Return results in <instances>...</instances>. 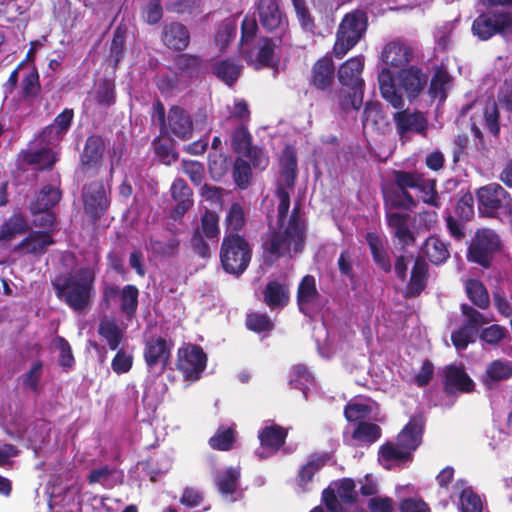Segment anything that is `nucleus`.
<instances>
[{
    "label": "nucleus",
    "mask_w": 512,
    "mask_h": 512,
    "mask_svg": "<svg viewBox=\"0 0 512 512\" xmlns=\"http://www.w3.org/2000/svg\"><path fill=\"white\" fill-rule=\"evenodd\" d=\"M98 334L105 339L111 350H117L124 338L122 329L114 319L101 320L98 325Z\"/></svg>",
    "instance_id": "44"
},
{
    "label": "nucleus",
    "mask_w": 512,
    "mask_h": 512,
    "mask_svg": "<svg viewBox=\"0 0 512 512\" xmlns=\"http://www.w3.org/2000/svg\"><path fill=\"white\" fill-rule=\"evenodd\" d=\"M385 207L390 209H403L412 211L416 207L417 201L410 192L401 190H390L384 194Z\"/></svg>",
    "instance_id": "45"
},
{
    "label": "nucleus",
    "mask_w": 512,
    "mask_h": 512,
    "mask_svg": "<svg viewBox=\"0 0 512 512\" xmlns=\"http://www.w3.org/2000/svg\"><path fill=\"white\" fill-rule=\"evenodd\" d=\"M282 42V37L277 39L264 37L261 39V45L258 49L255 61L256 69L272 68L278 64V60L274 61L275 48Z\"/></svg>",
    "instance_id": "40"
},
{
    "label": "nucleus",
    "mask_w": 512,
    "mask_h": 512,
    "mask_svg": "<svg viewBox=\"0 0 512 512\" xmlns=\"http://www.w3.org/2000/svg\"><path fill=\"white\" fill-rule=\"evenodd\" d=\"M235 443V430L231 427H219L215 434L209 439L212 449L218 451H229Z\"/></svg>",
    "instance_id": "55"
},
{
    "label": "nucleus",
    "mask_w": 512,
    "mask_h": 512,
    "mask_svg": "<svg viewBox=\"0 0 512 512\" xmlns=\"http://www.w3.org/2000/svg\"><path fill=\"white\" fill-rule=\"evenodd\" d=\"M474 388V381L462 367L456 365H447L445 367L443 391L446 395L450 396L456 392L470 393Z\"/></svg>",
    "instance_id": "21"
},
{
    "label": "nucleus",
    "mask_w": 512,
    "mask_h": 512,
    "mask_svg": "<svg viewBox=\"0 0 512 512\" xmlns=\"http://www.w3.org/2000/svg\"><path fill=\"white\" fill-rule=\"evenodd\" d=\"M502 249V241L498 233L491 228H479L475 231L467 249L468 262L475 263L484 269L492 266L494 256Z\"/></svg>",
    "instance_id": "7"
},
{
    "label": "nucleus",
    "mask_w": 512,
    "mask_h": 512,
    "mask_svg": "<svg viewBox=\"0 0 512 512\" xmlns=\"http://www.w3.org/2000/svg\"><path fill=\"white\" fill-rule=\"evenodd\" d=\"M478 337L483 343L492 347H497L503 340L510 338L508 329L499 324L482 328Z\"/></svg>",
    "instance_id": "56"
},
{
    "label": "nucleus",
    "mask_w": 512,
    "mask_h": 512,
    "mask_svg": "<svg viewBox=\"0 0 512 512\" xmlns=\"http://www.w3.org/2000/svg\"><path fill=\"white\" fill-rule=\"evenodd\" d=\"M139 290L135 285H125L120 293V309L127 317H133L138 309Z\"/></svg>",
    "instance_id": "50"
},
{
    "label": "nucleus",
    "mask_w": 512,
    "mask_h": 512,
    "mask_svg": "<svg viewBox=\"0 0 512 512\" xmlns=\"http://www.w3.org/2000/svg\"><path fill=\"white\" fill-rule=\"evenodd\" d=\"M411 216L404 212L386 211L387 226L393 231V236L399 240L403 247L415 244L416 238L409 227Z\"/></svg>",
    "instance_id": "25"
},
{
    "label": "nucleus",
    "mask_w": 512,
    "mask_h": 512,
    "mask_svg": "<svg viewBox=\"0 0 512 512\" xmlns=\"http://www.w3.org/2000/svg\"><path fill=\"white\" fill-rule=\"evenodd\" d=\"M246 222L244 206L239 202H233L224 219L225 235H240L239 232L245 228Z\"/></svg>",
    "instance_id": "38"
},
{
    "label": "nucleus",
    "mask_w": 512,
    "mask_h": 512,
    "mask_svg": "<svg viewBox=\"0 0 512 512\" xmlns=\"http://www.w3.org/2000/svg\"><path fill=\"white\" fill-rule=\"evenodd\" d=\"M328 459L327 454H312L298 472L299 485L304 486L311 482L315 473L326 465Z\"/></svg>",
    "instance_id": "46"
},
{
    "label": "nucleus",
    "mask_w": 512,
    "mask_h": 512,
    "mask_svg": "<svg viewBox=\"0 0 512 512\" xmlns=\"http://www.w3.org/2000/svg\"><path fill=\"white\" fill-rule=\"evenodd\" d=\"M421 250L428 260L434 265L443 264L450 257L448 244L438 236L428 237L421 247Z\"/></svg>",
    "instance_id": "36"
},
{
    "label": "nucleus",
    "mask_w": 512,
    "mask_h": 512,
    "mask_svg": "<svg viewBox=\"0 0 512 512\" xmlns=\"http://www.w3.org/2000/svg\"><path fill=\"white\" fill-rule=\"evenodd\" d=\"M43 374V362L35 361L30 369L22 376L23 387L39 394L41 392L40 380Z\"/></svg>",
    "instance_id": "64"
},
{
    "label": "nucleus",
    "mask_w": 512,
    "mask_h": 512,
    "mask_svg": "<svg viewBox=\"0 0 512 512\" xmlns=\"http://www.w3.org/2000/svg\"><path fill=\"white\" fill-rule=\"evenodd\" d=\"M392 176L397 189L409 192V189H417L423 179V174L417 171L393 170Z\"/></svg>",
    "instance_id": "49"
},
{
    "label": "nucleus",
    "mask_w": 512,
    "mask_h": 512,
    "mask_svg": "<svg viewBox=\"0 0 512 512\" xmlns=\"http://www.w3.org/2000/svg\"><path fill=\"white\" fill-rule=\"evenodd\" d=\"M81 198L84 213L89 217L90 222L96 225L110 206L103 180L97 179L84 184L81 189Z\"/></svg>",
    "instance_id": "9"
},
{
    "label": "nucleus",
    "mask_w": 512,
    "mask_h": 512,
    "mask_svg": "<svg viewBox=\"0 0 512 512\" xmlns=\"http://www.w3.org/2000/svg\"><path fill=\"white\" fill-rule=\"evenodd\" d=\"M368 27V15L365 11L356 9L347 13L336 33L332 54L342 59L364 36Z\"/></svg>",
    "instance_id": "6"
},
{
    "label": "nucleus",
    "mask_w": 512,
    "mask_h": 512,
    "mask_svg": "<svg viewBox=\"0 0 512 512\" xmlns=\"http://www.w3.org/2000/svg\"><path fill=\"white\" fill-rule=\"evenodd\" d=\"M62 190L51 184L44 185L29 203V211L32 216H36L39 212L53 210V208L61 201Z\"/></svg>",
    "instance_id": "29"
},
{
    "label": "nucleus",
    "mask_w": 512,
    "mask_h": 512,
    "mask_svg": "<svg viewBox=\"0 0 512 512\" xmlns=\"http://www.w3.org/2000/svg\"><path fill=\"white\" fill-rule=\"evenodd\" d=\"M51 284L60 301L72 310L81 312L91 305L95 272L91 267H81L74 273L56 276Z\"/></svg>",
    "instance_id": "2"
},
{
    "label": "nucleus",
    "mask_w": 512,
    "mask_h": 512,
    "mask_svg": "<svg viewBox=\"0 0 512 512\" xmlns=\"http://www.w3.org/2000/svg\"><path fill=\"white\" fill-rule=\"evenodd\" d=\"M255 9L262 28L269 33L284 37L288 30V18L278 0H257Z\"/></svg>",
    "instance_id": "11"
},
{
    "label": "nucleus",
    "mask_w": 512,
    "mask_h": 512,
    "mask_svg": "<svg viewBox=\"0 0 512 512\" xmlns=\"http://www.w3.org/2000/svg\"><path fill=\"white\" fill-rule=\"evenodd\" d=\"M364 68L363 56H356L349 58L342 63L337 71L338 80L342 86L350 89H356V91L364 90V80L361 78V74Z\"/></svg>",
    "instance_id": "22"
},
{
    "label": "nucleus",
    "mask_w": 512,
    "mask_h": 512,
    "mask_svg": "<svg viewBox=\"0 0 512 512\" xmlns=\"http://www.w3.org/2000/svg\"><path fill=\"white\" fill-rule=\"evenodd\" d=\"M409 102L416 100L428 85V74L419 66L409 65L398 70L394 80Z\"/></svg>",
    "instance_id": "14"
},
{
    "label": "nucleus",
    "mask_w": 512,
    "mask_h": 512,
    "mask_svg": "<svg viewBox=\"0 0 512 512\" xmlns=\"http://www.w3.org/2000/svg\"><path fill=\"white\" fill-rule=\"evenodd\" d=\"M206 365L207 355L201 346L189 343L178 349L176 367L185 380H199Z\"/></svg>",
    "instance_id": "10"
},
{
    "label": "nucleus",
    "mask_w": 512,
    "mask_h": 512,
    "mask_svg": "<svg viewBox=\"0 0 512 512\" xmlns=\"http://www.w3.org/2000/svg\"><path fill=\"white\" fill-rule=\"evenodd\" d=\"M219 258L223 270L238 277L245 272L251 262V245L244 236L224 235Z\"/></svg>",
    "instance_id": "5"
},
{
    "label": "nucleus",
    "mask_w": 512,
    "mask_h": 512,
    "mask_svg": "<svg viewBox=\"0 0 512 512\" xmlns=\"http://www.w3.org/2000/svg\"><path fill=\"white\" fill-rule=\"evenodd\" d=\"M152 146L159 161L165 165H171L178 160L179 154L174 148L172 138L162 140L157 137L153 140Z\"/></svg>",
    "instance_id": "51"
},
{
    "label": "nucleus",
    "mask_w": 512,
    "mask_h": 512,
    "mask_svg": "<svg viewBox=\"0 0 512 512\" xmlns=\"http://www.w3.org/2000/svg\"><path fill=\"white\" fill-rule=\"evenodd\" d=\"M240 471L234 467L227 468L216 477V485L222 494H233L238 485Z\"/></svg>",
    "instance_id": "60"
},
{
    "label": "nucleus",
    "mask_w": 512,
    "mask_h": 512,
    "mask_svg": "<svg viewBox=\"0 0 512 512\" xmlns=\"http://www.w3.org/2000/svg\"><path fill=\"white\" fill-rule=\"evenodd\" d=\"M305 242V223L300 219L299 208L294 207L284 231H275L264 241L263 257L266 263L282 258L293 244L295 253L302 252Z\"/></svg>",
    "instance_id": "4"
},
{
    "label": "nucleus",
    "mask_w": 512,
    "mask_h": 512,
    "mask_svg": "<svg viewBox=\"0 0 512 512\" xmlns=\"http://www.w3.org/2000/svg\"><path fill=\"white\" fill-rule=\"evenodd\" d=\"M263 303L270 310L283 309L290 302V287L285 281L269 280L263 291Z\"/></svg>",
    "instance_id": "27"
},
{
    "label": "nucleus",
    "mask_w": 512,
    "mask_h": 512,
    "mask_svg": "<svg viewBox=\"0 0 512 512\" xmlns=\"http://www.w3.org/2000/svg\"><path fill=\"white\" fill-rule=\"evenodd\" d=\"M281 165V177L283 180V185L289 188L291 191L294 188L295 181L297 178V154L293 147L286 146L282 152V156L280 159Z\"/></svg>",
    "instance_id": "35"
},
{
    "label": "nucleus",
    "mask_w": 512,
    "mask_h": 512,
    "mask_svg": "<svg viewBox=\"0 0 512 512\" xmlns=\"http://www.w3.org/2000/svg\"><path fill=\"white\" fill-rule=\"evenodd\" d=\"M287 435L282 426L274 424L261 429L258 438L263 448L276 452L285 444Z\"/></svg>",
    "instance_id": "37"
},
{
    "label": "nucleus",
    "mask_w": 512,
    "mask_h": 512,
    "mask_svg": "<svg viewBox=\"0 0 512 512\" xmlns=\"http://www.w3.org/2000/svg\"><path fill=\"white\" fill-rule=\"evenodd\" d=\"M378 84L382 98L393 108L399 109V111L394 113L393 120L400 138L404 137L409 132L424 135L428 126L427 119L424 114L418 110L412 112L409 109H403V95L398 91L394 83V75L389 68L385 67L381 69L378 74Z\"/></svg>",
    "instance_id": "1"
},
{
    "label": "nucleus",
    "mask_w": 512,
    "mask_h": 512,
    "mask_svg": "<svg viewBox=\"0 0 512 512\" xmlns=\"http://www.w3.org/2000/svg\"><path fill=\"white\" fill-rule=\"evenodd\" d=\"M23 99L36 98L41 92L39 73L35 66L25 74L21 82Z\"/></svg>",
    "instance_id": "61"
},
{
    "label": "nucleus",
    "mask_w": 512,
    "mask_h": 512,
    "mask_svg": "<svg viewBox=\"0 0 512 512\" xmlns=\"http://www.w3.org/2000/svg\"><path fill=\"white\" fill-rule=\"evenodd\" d=\"M53 244L52 235L48 232L32 231L15 246L14 251L42 256L47 252L48 247Z\"/></svg>",
    "instance_id": "30"
},
{
    "label": "nucleus",
    "mask_w": 512,
    "mask_h": 512,
    "mask_svg": "<svg viewBox=\"0 0 512 512\" xmlns=\"http://www.w3.org/2000/svg\"><path fill=\"white\" fill-rule=\"evenodd\" d=\"M237 32V22L234 17H228L221 21L219 24L214 41L215 44L220 48V50H224L228 47V45L235 38Z\"/></svg>",
    "instance_id": "48"
},
{
    "label": "nucleus",
    "mask_w": 512,
    "mask_h": 512,
    "mask_svg": "<svg viewBox=\"0 0 512 512\" xmlns=\"http://www.w3.org/2000/svg\"><path fill=\"white\" fill-rule=\"evenodd\" d=\"M126 35L127 27L125 24H119L113 31V37L111 40L107 61L114 70L118 68L121 60L124 57Z\"/></svg>",
    "instance_id": "43"
},
{
    "label": "nucleus",
    "mask_w": 512,
    "mask_h": 512,
    "mask_svg": "<svg viewBox=\"0 0 512 512\" xmlns=\"http://www.w3.org/2000/svg\"><path fill=\"white\" fill-rule=\"evenodd\" d=\"M246 328L255 333H270L274 330V322L265 313H249L245 319Z\"/></svg>",
    "instance_id": "58"
},
{
    "label": "nucleus",
    "mask_w": 512,
    "mask_h": 512,
    "mask_svg": "<svg viewBox=\"0 0 512 512\" xmlns=\"http://www.w3.org/2000/svg\"><path fill=\"white\" fill-rule=\"evenodd\" d=\"M472 32L482 41L495 35H512V12L491 10L481 13L472 23Z\"/></svg>",
    "instance_id": "8"
},
{
    "label": "nucleus",
    "mask_w": 512,
    "mask_h": 512,
    "mask_svg": "<svg viewBox=\"0 0 512 512\" xmlns=\"http://www.w3.org/2000/svg\"><path fill=\"white\" fill-rule=\"evenodd\" d=\"M320 298V293L316 286V279L313 275H305L297 288L296 301L298 309L304 315H307L308 307L314 304Z\"/></svg>",
    "instance_id": "32"
},
{
    "label": "nucleus",
    "mask_w": 512,
    "mask_h": 512,
    "mask_svg": "<svg viewBox=\"0 0 512 512\" xmlns=\"http://www.w3.org/2000/svg\"><path fill=\"white\" fill-rule=\"evenodd\" d=\"M365 240L369 246L372 259L376 266L384 273L392 271V263L384 241L376 232H368Z\"/></svg>",
    "instance_id": "31"
},
{
    "label": "nucleus",
    "mask_w": 512,
    "mask_h": 512,
    "mask_svg": "<svg viewBox=\"0 0 512 512\" xmlns=\"http://www.w3.org/2000/svg\"><path fill=\"white\" fill-rule=\"evenodd\" d=\"M424 430L423 415L412 416L398 433L395 441H386L379 447V460L397 464L412 462L414 452L423 442Z\"/></svg>",
    "instance_id": "3"
},
{
    "label": "nucleus",
    "mask_w": 512,
    "mask_h": 512,
    "mask_svg": "<svg viewBox=\"0 0 512 512\" xmlns=\"http://www.w3.org/2000/svg\"><path fill=\"white\" fill-rule=\"evenodd\" d=\"M106 141L100 134L89 135L79 154V170L83 175H96L103 165Z\"/></svg>",
    "instance_id": "12"
},
{
    "label": "nucleus",
    "mask_w": 512,
    "mask_h": 512,
    "mask_svg": "<svg viewBox=\"0 0 512 512\" xmlns=\"http://www.w3.org/2000/svg\"><path fill=\"white\" fill-rule=\"evenodd\" d=\"M200 233L208 240L218 242L220 235L219 215L216 211L205 209L200 217Z\"/></svg>",
    "instance_id": "47"
},
{
    "label": "nucleus",
    "mask_w": 512,
    "mask_h": 512,
    "mask_svg": "<svg viewBox=\"0 0 512 512\" xmlns=\"http://www.w3.org/2000/svg\"><path fill=\"white\" fill-rule=\"evenodd\" d=\"M363 94L364 90L356 91V89L343 86L335 89L333 93L330 92L329 98L337 103L341 111L347 113L352 109H360L363 103Z\"/></svg>",
    "instance_id": "33"
},
{
    "label": "nucleus",
    "mask_w": 512,
    "mask_h": 512,
    "mask_svg": "<svg viewBox=\"0 0 512 512\" xmlns=\"http://www.w3.org/2000/svg\"><path fill=\"white\" fill-rule=\"evenodd\" d=\"M180 247V240L173 236L167 241L158 239H150V248L152 253L157 257L170 258L178 254Z\"/></svg>",
    "instance_id": "57"
},
{
    "label": "nucleus",
    "mask_w": 512,
    "mask_h": 512,
    "mask_svg": "<svg viewBox=\"0 0 512 512\" xmlns=\"http://www.w3.org/2000/svg\"><path fill=\"white\" fill-rule=\"evenodd\" d=\"M429 278V266L423 256H417L411 269L409 281L403 290L405 299L420 296L425 290Z\"/></svg>",
    "instance_id": "23"
},
{
    "label": "nucleus",
    "mask_w": 512,
    "mask_h": 512,
    "mask_svg": "<svg viewBox=\"0 0 512 512\" xmlns=\"http://www.w3.org/2000/svg\"><path fill=\"white\" fill-rule=\"evenodd\" d=\"M170 193L175 206L170 210V218L180 220L193 206V192L186 181L182 178H176L170 187Z\"/></svg>",
    "instance_id": "20"
},
{
    "label": "nucleus",
    "mask_w": 512,
    "mask_h": 512,
    "mask_svg": "<svg viewBox=\"0 0 512 512\" xmlns=\"http://www.w3.org/2000/svg\"><path fill=\"white\" fill-rule=\"evenodd\" d=\"M194 132V122L190 113L179 105H173L167 113V125L161 136L175 137L181 141H188Z\"/></svg>",
    "instance_id": "15"
},
{
    "label": "nucleus",
    "mask_w": 512,
    "mask_h": 512,
    "mask_svg": "<svg viewBox=\"0 0 512 512\" xmlns=\"http://www.w3.org/2000/svg\"><path fill=\"white\" fill-rule=\"evenodd\" d=\"M169 70L178 78L197 80L205 75L207 63L200 55L180 52L173 56Z\"/></svg>",
    "instance_id": "17"
},
{
    "label": "nucleus",
    "mask_w": 512,
    "mask_h": 512,
    "mask_svg": "<svg viewBox=\"0 0 512 512\" xmlns=\"http://www.w3.org/2000/svg\"><path fill=\"white\" fill-rule=\"evenodd\" d=\"M465 293L475 307L481 310L489 308V293L482 281L474 278L467 279L465 281Z\"/></svg>",
    "instance_id": "41"
},
{
    "label": "nucleus",
    "mask_w": 512,
    "mask_h": 512,
    "mask_svg": "<svg viewBox=\"0 0 512 512\" xmlns=\"http://www.w3.org/2000/svg\"><path fill=\"white\" fill-rule=\"evenodd\" d=\"M361 121L364 129L367 127L378 129L380 123L384 121V114L382 111L381 103L378 101L366 102L364 105Z\"/></svg>",
    "instance_id": "54"
},
{
    "label": "nucleus",
    "mask_w": 512,
    "mask_h": 512,
    "mask_svg": "<svg viewBox=\"0 0 512 512\" xmlns=\"http://www.w3.org/2000/svg\"><path fill=\"white\" fill-rule=\"evenodd\" d=\"M231 147L238 154H245L252 148V136L247 127H237L231 135Z\"/></svg>",
    "instance_id": "62"
},
{
    "label": "nucleus",
    "mask_w": 512,
    "mask_h": 512,
    "mask_svg": "<svg viewBox=\"0 0 512 512\" xmlns=\"http://www.w3.org/2000/svg\"><path fill=\"white\" fill-rule=\"evenodd\" d=\"M414 58V49L406 42L395 40L387 43L381 53L384 64L394 68H405Z\"/></svg>",
    "instance_id": "24"
},
{
    "label": "nucleus",
    "mask_w": 512,
    "mask_h": 512,
    "mask_svg": "<svg viewBox=\"0 0 512 512\" xmlns=\"http://www.w3.org/2000/svg\"><path fill=\"white\" fill-rule=\"evenodd\" d=\"M21 162L28 166H35L39 171L51 170L59 160V154L51 147L42 146L39 149L22 150L19 154Z\"/></svg>",
    "instance_id": "26"
},
{
    "label": "nucleus",
    "mask_w": 512,
    "mask_h": 512,
    "mask_svg": "<svg viewBox=\"0 0 512 512\" xmlns=\"http://www.w3.org/2000/svg\"><path fill=\"white\" fill-rule=\"evenodd\" d=\"M335 72L336 69L332 57L325 55L312 65L308 84L318 91H328L334 83Z\"/></svg>",
    "instance_id": "18"
},
{
    "label": "nucleus",
    "mask_w": 512,
    "mask_h": 512,
    "mask_svg": "<svg viewBox=\"0 0 512 512\" xmlns=\"http://www.w3.org/2000/svg\"><path fill=\"white\" fill-rule=\"evenodd\" d=\"M418 191L421 193L422 201L425 204L437 209L441 207L440 195L437 191L436 179L423 177Z\"/></svg>",
    "instance_id": "59"
},
{
    "label": "nucleus",
    "mask_w": 512,
    "mask_h": 512,
    "mask_svg": "<svg viewBox=\"0 0 512 512\" xmlns=\"http://www.w3.org/2000/svg\"><path fill=\"white\" fill-rule=\"evenodd\" d=\"M452 84V77L443 66L437 67L429 83L428 93L433 99L444 101L447 98V90Z\"/></svg>",
    "instance_id": "39"
},
{
    "label": "nucleus",
    "mask_w": 512,
    "mask_h": 512,
    "mask_svg": "<svg viewBox=\"0 0 512 512\" xmlns=\"http://www.w3.org/2000/svg\"><path fill=\"white\" fill-rule=\"evenodd\" d=\"M460 309L462 315L465 317V320L462 324L476 335H479L483 325L490 322V320L487 319L483 313H481L472 305L464 303L461 305Z\"/></svg>",
    "instance_id": "52"
},
{
    "label": "nucleus",
    "mask_w": 512,
    "mask_h": 512,
    "mask_svg": "<svg viewBox=\"0 0 512 512\" xmlns=\"http://www.w3.org/2000/svg\"><path fill=\"white\" fill-rule=\"evenodd\" d=\"M379 425L367 421H360L352 433V438L358 442L372 444L381 437Z\"/></svg>",
    "instance_id": "53"
},
{
    "label": "nucleus",
    "mask_w": 512,
    "mask_h": 512,
    "mask_svg": "<svg viewBox=\"0 0 512 512\" xmlns=\"http://www.w3.org/2000/svg\"><path fill=\"white\" fill-rule=\"evenodd\" d=\"M160 39L165 47L176 52H183L191 41L189 29L178 21L166 22L162 26Z\"/></svg>",
    "instance_id": "19"
},
{
    "label": "nucleus",
    "mask_w": 512,
    "mask_h": 512,
    "mask_svg": "<svg viewBox=\"0 0 512 512\" xmlns=\"http://www.w3.org/2000/svg\"><path fill=\"white\" fill-rule=\"evenodd\" d=\"M30 229L28 220L22 213H13L0 226V242H9Z\"/></svg>",
    "instance_id": "34"
},
{
    "label": "nucleus",
    "mask_w": 512,
    "mask_h": 512,
    "mask_svg": "<svg viewBox=\"0 0 512 512\" xmlns=\"http://www.w3.org/2000/svg\"><path fill=\"white\" fill-rule=\"evenodd\" d=\"M479 211L493 216L498 210L512 202L511 195L498 183H489L480 187L476 192Z\"/></svg>",
    "instance_id": "16"
},
{
    "label": "nucleus",
    "mask_w": 512,
    "mask_h": 512,
    "mask_svg": "<svg viewBox=\"0 0 512 512\" xmlns=\"http://www.w3.org/2000/svg\"><path fill=\"white\" fill-rule=\"evenodd\" d=\"M174 342L162 336H152L144 341L143 358L149 370L160 368L163 373L171 363Z\"/></svg>",
    "instance_id": "13"
},
{
    "label": "nucleus",
    "mask_w": 512,
    "mask_h": 512,
    "mask_svg": "<svg viewBox=\"0 0 512 512\" xmlns=\"http://www.w3.org/2000/svg\"><path fill=\"white\" fill-rule=\"evenodd\" d=\"M242 66L233 59H224L216 62L212 67L213 74L229 87L238 80Z\"/></svg>",
    "instance_id": "42"
},
{
    "label": "nucleus",
    "mask_w": 512,
    "mask_h": 512,
    "mask_svg": "<svg viewBox=\"0 0 512 512\" xmlns=\"http://www.w3.org/2000/svg\"><path fill=\"white\" fill-rule=\"evenodd\" d=\"M512 378V361L495 359L491 361L481 376L480 381L487 389H495L499 383Z\"/></svg>",
    "instance_id": "28"
},
{
    "label": "nucleus",
    "mask_w": 512,
    "mask_h": 512,
    "mask_svg": "<svg viewBox=\"0 0 512 512\" xmlns=\"http://www.w3.org/2000/svg\"><path fill=\"white\" fill-rule=\"evenodd\" d=\"M232 175L236 186L242 190L246 189L252 179L250 164L240 157L236 158Z\"/></svg>",
    "instance_id": "63"
}]
</instances>
